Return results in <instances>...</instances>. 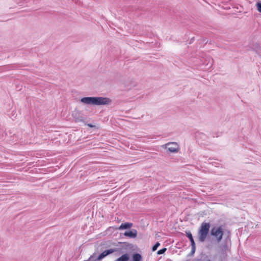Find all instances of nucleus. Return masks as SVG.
I'll return each mask as SVG.
<instances>
[{"instance_id":"nucleus-1","label":"nucleus","mask_w":261,"mask_h":261,"mask_svg":"<svg viewBox=\"0 0 261 261\" xmlns=\"http://www.w3.org/2000/svg\"><path fill=\"white\" fill-rule=\"evenodd\" d=\"M81 101L86 104L94 105H107L111 102V100L106 97H87L81 99Z\"/></svg>"},{"instance_id":"nucleus-2","label":"nucleus","mask_w":261,"mask_h":261,"mask_svg":"<svg viewBox=\"0 0 261 261\" xmlns=\"http://www.w3.org/2000/svg\"><path fill=\"white\" fill-rule=\"evenodd\" d=\"M210 224L208 222H203L199 228L198 230V239L201 242H203L210 231Z\"/></svg>"},{"instance_id":"nucleus-3","label":"nucleus","mask_w":261,"mask_h":261,"mask_svg":"<svg viewBox=\"0 0 261 261\" xmlns=\"http://www.w3.org/2000/svg\"><path fill=\"white\" fill-rule=\"evenodd\" d=\"M211 234L215 237L217 242H220L224 235V230L222 226L213 227L211 230Z\"/></svg>"},{"instance_id":"nucleus-4","label":"nucleus","mask_w":261,"mask_h":261,"mask_svg":"<svg viewBox=\"0 0 261 261\" xmlns=\"http://www.w3.org/2000/svg\"><path fill=\"white\" fill-rule=\"evenodd\" d=\"M165 147L170 152H177L179 150V146L175 142H170L165 144Z\"/></svg>"},{"instance_id":"nucleus-5","label":"nucleus","mask_w":261,"mask_h":261,"mask_svg":"<svg viewBox=\"0 0 261 261\" xmlns=\"http://www.w3.org/2000/svg\"><path fill=\"white\" fill-rule=\"evenodd\" d=\"M116 250L115 249H110L109 250L103 251L97 257V260L99 261L101 260L103 258L107 256L108 255L115 252Z\"/></svg>"},{"instance_id":"nucleus-6","label":"nucleus","mask_w":261,"mask_h":261,"mask_svg":"<svg viewBox=\"0 0 261 261\" xmlns=\"http://www.w3.org/2000/svg\"><path fill=\"white\" fill-rule=\"evenodd\" d=\"M138 234L137 230L136 229H132L129 231H126L124 233V236L129 238H135L137 237Z\"/></svg>"},{"instance_id":"nucleus-7","label":"nucleus","mask_w":261,"mask_h":261,"mask_svg":"<svg viewBox=\"0 0 261 261\" xmlns=\"http://www.w3.org/2000/svg\"><path fill=\"white\" fill-rule=\"evenodd\" d=\"M133 224L132 223L126 222L122 223L120 226L118 228L119 230L125 229L130 228L133 226Z\"/></svg>"},{"instance_id":"nucleus-8","label":"nucleus","mask_w":261,"mask_h":261,"mask_svg":"<svg viewBox=\"0 0 261 261\" xmlns=\"http://www.w3.org/2000/svg\"><path fill=\"white\" fill-rule=\"evenodd\" d=\"M129 258V256L128 254L125 253L123 254L120 257L118 258L115 261H128Z\"/></svg>"},{"instance_id":"nucleus-9","label":"nucleus","mask_w":261,"mask_h":261,"mask_svg":"<svg viewBox=\"0 0 261 261\" xmlns=\"http://www.w3.org/2000/svg\"><path fill=\"white\" fill-rule=\"evenodd\" d=\"M186 236L189 239V240L191 242V245L193 246V247H194L195 242L193 238L192 233L190 231L186 232Z\"/></svg>"},{"instance_id":"nucleus-10","label":"nucleus","mask_w":261,"mask_h":261,"mask_svg":"<svg viewBox=\"0 0 261 261\" xmlns=\"http://www.w3.org/2000/svg\"><path fill=\"white\" fill-rule=\"evenodd\" d=\"M142 256L139 253H135L133 256V261H141Z\"/></svg>"},{"instance_id":"nucleus-11","label":"nucleus","mask_w":261,"mask_h":261,"mask_svg":"<svg viewBox=\"0 0 261 261\" xmlns=\"http://www.w3.org/2000/svg\"><path fill=\"white\" fill-rule=\"evenodd\" d=\"M73 116L74 117V121L75 122H79L83 121L82 117H75L74 114H73Z\"/></svg>"},{"instance_id":"nucleus-12","label":"nucleus","mask_w":261,"mask_h":261,"mask_svg":"<svg viewBox=\"0 0 261 261\" xmlns=\"http://www.w3.org/2000/svg\"><path fill=\"white\" fill-rule=\"evenodd\" d=\"M160 245V243L159 242H157L153 247L152 248V251H155L158 247Z\"/></svg>"},{"instance_id":"nucleus-13","label":"nucleus","mask_w":261,"mask_h":261,"mask_svg":"<svg viewBox=\"0 0 261 261\" xmlns=\"http://www.w3.org/2000/svg\"><path fill=\"white\" fill-rule=\"evenodd\" d=\"M167 249L166 248H163L162 249H160L159 250L158 252H157V254H163L165 252V251H166Z\"/></svg>"},{"instance_id":"nucleus-14","label":"nucleus","mask_w":261,"mask_h":261,"mask_svg":"<svg viewBox=\"0 0 261 261\" xmlns=\"http://www.w3.org/2000/svg\"><path fill=\"white\" fill-rule=\"evenodd\" d=\"M256 7H257V10H258L260 13H261V3H260V2H258V3H257V4H256Z\"/></svg>"},{"instance_id":"nucleus-15","label":"nucleus","mask_w":261,"mask_h":261,"mask_svg":"<svg viewBox=\"0 0 261 261\" xmlns=\"http://www.w3.org/2000/svg\"><path fill=\"white\" fill-rule=\"evenodd\" d=\"M192 252H194L195 251V244H194V247H193V246H192Z\"/></svg>"},{"instance_id":"nucleus-16","label":"nucleus","mask_w":261,"mask_h":261,"mask_svg":"<svg viewBox=\"0 0 261 261\" xmlns=\"http://www.w3.org/2000/svg\"><path fill=\"white\" fill-rule=\"evenodd\" d=\"M88 125L89 127H93V126L92 124H89Z\"/></svg>"},{"instance_id":"nucleus-17","label":"nucleus","mask_w":261,"mask_h":261,"mask_svg":"<svg viewBox=\"0 0 261 261\" xmlns=\"http://www.w3.org/2000/svg\"><path fill=\"white\" fill-rule=\"evenodd\" d=\"M208 261H210V260H208Z\"/></svg>"}]
</instances>
